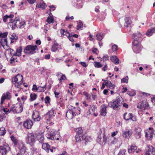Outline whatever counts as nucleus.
Masks as SVG:
<instances>
[{
    "instance_id": "f257e3e1",
    "label": "nucleus",
    "mask_w": 155,
    "mask_h": 155,
    "mask_svg": "<svg viewBox=\"0 0 155 155\" xmlns=\"http://www.w3.org/2000/svg\"><path fill=\"white\" fill-rule=\"evenodd\" d=\"M142 35L139 32L134 34L132 35L133 39L132 48L133 51L136 53H139L142 50L143 47L140 43L142 40Z\"/></svg>"
},
{
    "instance_id": "f03ea898",
    "label": "nucleus",
    "mask_w": 155,
    "mask_h": 155,
    "mask_svg": "<svg viewBox=\"0 0 155 155\" xmlns=\"http://www.w3.org/2000/svg\"><path fill=\"white\" fill-rule=\"evenodd\" d=\"M8 25L12 26V29H15L16 27L22 28L25 26V21L24 19L18 17H15L14 20L9 22Z\"/></svg>"
},
{
    "instance_id": "7ed1b4c3",
    "label": "nucleus",
    "mask_w": 155,
    "mask_h": 155,
    "mask_svg": "<svg viewBox=\"0 0 155 155\" xmlns=\"http://www.w3.org/2000/svg\"><path fill=\"white\" fill-rule=\"evenodd\" d=\"M123 102V99L122 97L118 96L114 101L110 102L108 103V106L114 110H118L122 105V103Z\"/></svg>"
},
{
    "instance_id": "20e7f679",
    "label": "nucleus",
    "mask_w": 155,
    "mask_h": 155,
    "mask_svg": "<svg viewBox=\"0 0 155 155\" xmlns=\"http://www.w3.org/2000/svg\"><path fill=\"white\" fill-rule=\"evenodd\" d=\"M80 109L79 108H75L72 107L71 109L68 110L66 113V116L68 118L71 119L74 117L80 114Z\"/></svg>"
},
{
    "instance_id": "39448f33",
    "label": "nucleus",
    "mask_w": 155,
    "mask_h": 155,
    "mask_svg": "<svg viewBox=\"0 0 155 155\" xmlns=\"http://www.w3.org/2000/svg\"><path fill=\"white\" fill-rule=\"evenodd\" d=\"M105 129L104 128L100 129V134L98 136L96 140L97 142L101 145H104L106 143L107 140V137L105 134Z\"/></svg>"
},
{
    "instance_id": "423d86ee",
    "label": "nucleus",
    "mask_w": 155,
    "mask_h": 155,
    "mask_svg": "<svg viewBox=\"0 0 155 155\" xmlns=\"http://www.w3.org/2000/svg\"><path fill=\"white\" fill-rule=\"evenodd\" d=\"M23 77L21 75L18 74L12 78V81L14 83V84L16 87L18 88H21V85L23 82Z\"/></svg>"
},
{
    "instance_id": "0eeeda50",
    "label": "nucleus",
    "mask_w": 155,
    "mask_h": 155,
    "mask_svg": "<svg viewBox=\"0 0 155 155\" xmlns=\"http://www.w3.org/2000/svg\"><path fill=\"white\" fill-rule=\"evenodd\" d=\"M38 49L36 45H28L24 49L25 53L28 54H31L37 52Z\"/></svg>"
},
{
    "instance_id": "6e6552de",
    "label": "nucleus",
    "mask_w": 155,
    "mask_h": 155,
    "mask_svg": "<svg viewBox=\"0 0 155 155\" xmlns=\"http://www.w3.org/2000/svg\"><path fill=\"white\" fill-rule=\"evenodd\" d=\"M23 110V105L20 103L12 105L11 107V111L13 113H19L21 112Z\"/></svg>"
},
{
    "instance_id": "1a4fd4ad",
    "label": "nucleus",
    "mask_w": 155,
    "mask_h": 155,
    "mask_svg": "<svg viewBox=\"0 0 155 155\" xmlns=\"http://www.w3.org/2000/svg\"><path fill=\"white\" fill-rule=\"evenodd\" d=\"M36 135L33 133L29 134L26 137L27 142L30 145H32L35 142L36 138Z\"/></svg>"
},
{
    "instance_id": "9d476101",
    "label": "nucleus",
    "mask_w": 155,
    "mask_h": 155,
    "mask_svg": "<svg viewBox=\"0 0 155 155\" xmlns=\"http://www.w3.org/2000/svg\"><path fill=\"white\" fill-rule=\"evenodd\" d=\"M47 138L50 140H59V138L56 137V136L54 133V131L53 130L51 131H48L46 134Z\"/></svg>"
},
{
    "instance_id": "9b49d317",
    "label": "nucleus",
    "mask_w": 155,
    "mask_h": 155,
    "mask_svg": "<svg viewBox=\"0 0 155 155\" xmlns=\"http://www.w3.org/2000/svg\"><path fill=\"white\" fill-rule=\"evenodd\" d=\"M12 97L11 93L9 91H7L6 92L2 94L1 98V104H2L5 100L7 99L10 100Z\"/></svg>"
},
{
    "instance_id": "f8f14e48",
    "label": "nucleus",
    "mask_w": 155,
    "mask_h": 155,
    "mask_svg": "<svg viewBox=\"0 0 155 155\" xmlns=\"http://www.w3.org/2000/svg\"><path fill=\"white\" fill-rule=\"evenodd\" d=\"M97 109V107L93 104L91 105L89 107L88 111L87 112V114L90 115V114H94L95 116H97V114L95 113Z\"/></svg>"
},
{
    "instance_id": "ddd939ff",
    "label": "nucleus",
    "mask_w": 155,
    "mask_h": 155,
    "mask_svg": "<svg viewBox=\"0 0 155 155\" xmlns=\"http://www.w3.org/2000/svg\"><path fill=\"white\" fill-rule=\"evenodd\" d=\"M149 104L146 101H143L138 103L137 107L142 110H145L148 108Z\"/></svg>"
},
{
    "instance_id": "4468645a",
    "label": "nucleus",
    "mask_w": 155,
    "mask_h": 155,
    "mask_svg": "<svg viewBox=\"0 0 155 155\" xmlns=\"http://www.w3.org/2000/svg\"><path fill=\"white\" fill-rule=\"evenodd\" d=\"M128 152L129 153H132L134 152H135L136 153H137L141 151L140 149L137 150V146L134 145L128 146Z\"/></svg>"
},
{
    "instance_id": "2eb2a0df",
    "label": "nucleus",
    "mask_w": 155,
    "mask_h": 155,
    "mask_svg": "<svg viewBox=\"0 0 155 155\" xmlns=\"http://www.w3.org/2000/svg\"><path fill=\"white\" fill-rule=\"evenodd\" d=\"M155 152L153 147L149 145L146 149L145 155H154Z\"/></svg>"
},
{
    "instance_id": "dca6fc26",
    "label": "nucleus",
    "mask_w": 155,
    "mask_h": 155,
    "mask_svg": "<svg viewBox=\"0 0 155 155\" xmlns=\"http://www.w3.org/2000/svg\"><path fill=\"white\" fill-rule=\"evenodd\" d=\"M10 150V148L8 146L6 148L4 146H0V155H5L7 153L8 150Z\"/></svg>"
},
{
    "instance_id": "f3484780",
    "label": "nucleus",
    "mask_w": 155,
    "mask_h": 155,
    "mask_svg": "<svg viewBox=\"0 0 155 155\" xmlns=\"http://www.w3.org/2000/svg\"><path fill=\"white\" fill-rule=\"evenodd\" d=\"M132 134V130L130 129L128 131H124L122 134V136L123 137L128 139L131 136Z\"/></svg>"
},
{
    "instance_id": "a211bd4d",
    "label": "nucleus",
    "mask_w": 155,
    "mask_h": 155,
    "mask_svg": "<svg viewBox=\"0 0 155 155\" xmlns=\"http://www.w3.org/2000/svg\"><path fill=\"white\" fill-rule=\"evenodd\" d=\"M32 118L35 121H39L40 120L41 117L38 112L35 111L33 113Z\"/></svg>"
},
{
    "instance_id": "6ab92c4d",
    "label": "nucleus",
    "mask_w": 155,
    "mask_h": 155,
    "mask_svg": "<svg viewBox=\"0 0 155 155\" xmlns=\"http://www.w3.org/2000/svg\"><path fill=\"white\" fill-rule=\"evenodd\" d=\"M32 125L33 123L32 121L30 120L25 121L23 123L24 127L28 129L31 128Z\"/></svg>"
},
{
    "instance_id": "aec40b11",
    "label": "nucleus",
    "mask_w": 155,
    "mask_h": 155,
    "mask_svg": "<svg viewBox=\"0 0 155 155\" xmlns=\"http://www.w3.org/2000/svg\"><path fill=\"white\" fill-rule=\"evenodd\" d=\"M107 107L105 105H102L101 106V109L100 111V114L103 116H105L107 114Z\"/></svg>"
},
{
    "instance_id": "412c9836",
    "label": "nucleus",
    "mask_w": 155,
    "mask_h": 155,
    "mask_svg": "<svg viewBox=\"0 0 155 155\" xmlns=\"http://www.w3.org/2000/svg\"><path fill=\"white\" fill-rule=\"evenodd\" d=\"M133 115L131 113H124V119L126 120H128L130 119H131L133 121H135L132 119Z\"/></svg>"
},
{
    "instance_id": "4be33fe9",
    "label": "nucleus",
    "mask_w": 155,
    "mask_h": 155,
    "mask_svg": "<svg viewBox=\"0 0 155 155\" xmlns=\"http://www.w3.org/2000/svg\"><path fill=\"white\" fill-rule=\"evenodd\" d=\"M105 83L106 84V85L107 87H109L110 89H114L115 87V85L109 81L105 80Z\"/></svg>"
},
{
    "instance_id": "5701e85b",
    "label": "nucleus",
    "mask_w": 155,
    "mask_h": 155,
    "mask_svg": "<svg viewBox=\"0 0 155 155\" xmlns=\"http://www.w3.org/2000/svg\"><path fill=\"white\" fill-rule=\"evenodd\" d=\"M125 23L124 26L127 27H129L131 23V21L128 17L126 16L125 18Z\"/></svg>"
},
{
    "instance_id": "b1692460",
    "label": "nucleus",
    "mask_w": 155,
    "mask_h": 155,
    "mask_svg": "<svg viewBox=\"0 0 155 155\" xmlns=\"http://www.w3.org/2000/svg\"><path fill=\"white\" fill-rule=\"evenodd\" d=\"M155 31V28H152L149 29L146 33V35L149 37L152 35Z\"/></svg>"
},
{
    "instance_id": "393cba45",
    "label": "nucleus",
    "mask_w": 155,
    "mask_h": 155,
    "mask_svg": "<svg viewBox=\"0 0 155 155\" xmlns=\"http://www.w3.org/2000/svg\"><path fill=\"white\" fill-rule=\"evenodd\" d=\"M46 6V5L43 1H41L40 2L38 3L36 5L37 8H40L42 9H45Z\"/></svg>"
},
{
    "instance_id": "a878e982",
    "label": "nucleus",
    "mask_w": 155,
    "mask_h": 155,
    "mask_svg": "<svg viewBox=\"0 0 155 155\" xmlns=\"http://www.w3.org/2000/svg\"><path fill=\"white\" fill-rule=\"evenodd\" d=\"M0 44L4 47V46L5 45H7V41L6 38L0 37Z\"/></svg>"
},
{
    "instance_id": "bb28decb",
    "label": "nucleus",
    "mask_w": 155,
    "mask_h": 155,
    "mask_svg": "<svg viewBox=\"0 0 155 155\" xmlns=\"http://www.w3.org/2000/svg\"><path fill=\"white\" fill-rule=\"evenodd\" d=\"M60 32L61 35V36L64 35L68 37V36L70 35L69 33L67 30L64 29H61L60 31Z\"/></svg>"
},
{
    "instance_id": "cd10ccee",
    "label": "nucleus",
    "mask_w": 155,
    "mask_h": 155,
    "mask_svg": "<svg viewBox=\"0 0 155 155\" xmlns=\"http://www.w3.org/2000/svg\"><path fill=\"white\" fill-rule=\"evenodd\" d=\"M18 149L20 150L21 153H25L26 148L24 144L23 143L20 144L18 146Z\"/></svg>"
},
{
    "instance_id": "c85d7f7f",
    "label": "nucleus",
    "mask_w": 155,
    "mask_h": 155,
    "mask_svg": "<svg viewBox=\"0 0 155 155\" xmlns=\"http://www.w3.org/2000/svg\"><path fill=\"white\" fill-rule=\"evenodd\" d=\"M10 38L11 39V43H12L15 42L18 39V37L15 33H14L11 35L10 37Z\"/></svg>"
},
{
    "instance_id": "c756f323",
    "label": "nucleus",
    "mask_w": 155,
    "mask_h": 155,
    "mask_svg": "<svg viewBox=\"0 0 155 155\" xmlns=\"http://www.w3.org/2000/svg\"><path fill=\"white\" fill-rule=\"evenodd\" d=\"M153 130L149 131L148 133H146L145 136L147 137V138L149 140H151L153 137Z\"/></svg>"
},
{
    "instance_id": "7c9ffc66",
    "label": "nucleus",
    "mask_w": 155,
    "mask_h": 155,
    "mask_svg": "<svg viewBox=\"0 0 155 155\" xmlns=\"http://www.w3.org/2000/svg\"><path fill=\"white\" fill-rule=\"evenodd\" d=\"M21 48L19 47L17 49L16 52H15V54H13V56H20L21 55Z\"/></svg>"
},
{
    "instance_id": "2f4dec72",
    "label": "nucleus",
    "mask_w": 155,
    "mask_h": 155,
    "mask_svg": "<svg viewBox=\"0 0 155 155\" xmlns=\"http://www.w3.org/2000/svg\"><path fill=\"white\" fill-rule=\"evenodd\" d=\"M82 140H84L86 144V143L90 141L91 140V138L89 136H87L86 134H84L82 136Z\"/></svg>"
},
{
    "instance_id": "473e14b6",
    "label": "nucleus",
    "mask_w": 155,
    "mask_h": 155,
    "mask_svg": "<svg viewBox=\"0 0 155 155\" xmlns=\"http://www.w3.org/2000/svg\"><path fill=\"white\" fill-rule=\"evenodd\" d=\"M135 131L136 133L135 135L137 136V138H139L141 136V129L139 127L137 128L136 129Z\"/></svg>"
},
{
    "instance_id": "72a5a7b5",
    "label": "nucleus",
    "mask_w": 155,
    "mask_h": 155,
    "mask_svg": "<svg viewBox=\"0 0 155 155\" xmlns=\"http://www.w3.org/2000/svg\"><path fill=\"white\" fill-rule=\"evenodd\" d=\"M50 147V145L47 143H43L42 145V148L48 152Z\"/></svg>"
},
{
    "instance_id": "f704fd0d",
    "label": "nucleus",
    "mask_w": 155,
    "mask_h": 155,
    "mask_svg": "<svg viewBox=\"0 0 155 155\" xmlns=\"http://www.w3.org/2000/svg\"><path fill=\"white\" fill-rule=\"evenodd\" d=\"M58 48V45L56 42H54L51 48V51L53 52H55Z\"/></svg>"
},
{
    "instance_id": "c9c22d12",
    "label": "nucleus",
    "mask_w": 155,
    "mask_h": 155,
    "mask_svg": "<svg viewBox=\"0 0 155 155\" xmlns=\"http://www.w3.org/2000/svg\"><path fill=\"white\" fill-rule=\"evenodd\" d=\"M15 147H16L18 144V141L17 138L14 137L13 135H12L10 137Z\"/></svg>"
},
{
    "instance_id": "e433bc0d",
    "label": "nucleus",
    "mask_w": 155,
    "mask_h": 155,
    "mask_svg": "<svg viewBox=\"0 0 155 155\" xmlns=\"http://www.w3.org/2000/svg\"><path fill=\"white\" fill-rule=\"evenodd\" d=\"M36 88L38 92H44L46 89V84L43 86H39L38 88Z\"/></svg>"
},
{
    "instance_id": "4c0bfd02",
    "label": "nucleus",
    "mask_w": 155,
    "mask_h": 155,
    "mask_svg": "<svg viewBox=\"0 0 155 155\" xmlns=\"http://www.w3.org/2000/svg\"><path fill=\"white\" fill-rule=\"evenodd\" d=\"M97 39L98 41H101L103 38L104 35L103 33H98L96 35Z\"/></svg>"
},
{
    "instance_id": "58836bf2",
    "label": "nucleus",
    "mask_w": 155,
    "mask_h": 155,
    "mask_svg": "<svg viewBox=\"0 0 155 155\" xmlns=\"http://www.w3.org/2000/svg\"><path fill=\"white\" fill-rule=\"evenodd\" d=\"M14 17V15L13 14H10L9 15H6L3 17V21L4 22H6L8 18H12Z\"/></svg>"
},
{
    "instance_id": "ea45409f",
    "label": "nucleus",
    "mask_w": 155,
    "mask_h": 155,
    "mask_svg": "<svg viewBox=\"0 0 155 155\" xmlns=\"http://www.w3.org/2000/svg\"><path fill=\"white\" fill-rule=\"evenodd\" d=\"M75 130L77 133V134L81 135L83 132L82 127H79L75 129Z\"/></svg>"
},
{
    "instance_id": "a19ab883",
    "label": "nucleus",
    "mask_w": 155,
    "mask_h": 155,
    "mask_svg": "<svg viewBox=\"0 0 155 155\" xmlns=\"http://www.w3.org/2000/svg\"><path fill=\"white\" fill-rule=\"evenodd\" d=\"M76 3V7L78 8H81L82 7L83 4L82 0H79V1Z\"/></svg>"
},
{
    "instance_id": "79ce46f5",
    "label": "nucleus",
    "mask_w": 155,
    "mask_h": 155,
    "mask_svg": "<svg viewBox=\"0 0 155 155\" xmlns=\"http://www.w3.org/2000/svg\"><path fill=\"white\" fill-rule=\"evenodd\" d=\"M54 108H52L49 111L48 113V114L49 116V118H51L53 116H54Z\"/></svg>"
},
{
    "instance_id": "37998d69",
    "label": "nucleus",
    "mask_w": 155,
    "mask_h": 155,
    "mask_svg": "<svg viewBox=\"0 0 155 155\" xmlns=\"http://www.w3.org/2000/svg\"><path fill=\"white\" fill-rule=\"evenodd\" d=\"M54 21V19L52 17L49 16L47 19V22L49 24L53 23Z\"/></svg>"
},
{
    "instance_id": "c03bdc74",
    "label": "nucleus",
    "mask_w": 155,
    "mask_h": 155,
    "mask_svg": "<svg viewBox=\"0 0 155 155\" xmlns=\"http://www.w3.org/2000/svg\"><path fill=\"white\" fill-rule=\"evenodd\" d=\"M112 138V139H110L111 141H109V140L107 141L108 142H109V144H110V145H112L113 144H116L117 142V139H114V138Z\"/></svg>"
},
{
    "instance_id": "a18cd8bd",
    "label": "nucleus",
    "mask_w": 155,
    "mask_h": 155,
    "mask_svg": "<svg viewBox=\"0 0 155 155\" xmlns=\"http://www.w3.org/2000/svg\"><path fill=\"white\" fill-rule=\"evenodd\" d=\"M93 64L94 66L97 68H100L102 66V65L98 62L94 61Z\"/></svg>"
},
{
    "instance_id": "49530a36",
    "label": "nucleus",
    "mask_w": 155,
    "mask_h": 155,
    "mask_svg": "<svg viewBox=\"0 0 155 155\" xmlns=\"http://www.w3.org/2000/svg\"><path fill=\"white\" fill-rule=\"evenodd\" d=\"M11 108H10V110L6 108H3L1 110V111H2H2H3L6 114H7L8 113H12V110L11 111Z\"/></svg>"
},
{
    "instance_id": "de8ad7c7",
    "label": "nucleus",
    "mask_w": 155,
    "mask_h": 155,
    "mask_svg": "<svg viewBox=\"0 0 155 155\" xmlns=\"http://www.w3.org/2000/svg\"><path fill=\"white\" fill-rule=\"evenodd\" d=\"M75 138L76 142H80L82 140V136L80 135L76 134Z\"/></svg>"
},
{
    "instance_id": "09e8293b",
    "label": "nucleus",
    "mask_w": 155,
    "mask_h": 155,
    "mask_svg": "<svg viewBox=\"0 0 155 155\" xmlns=\"http://www.w3.org/2000/svg\"><path fill=\"white\" fill-rule=\"evenodd\" d=\"M6 133V130L4 127L0 128V135L3 136Z\"/></svg>"
},
{
    "instance_id": "8fccbe9b",
    "label": "nucleus",
    "mask_w": 155,
    "mask_h": 155,
    "mask_svg": "<svg viewBox=\"0 0 155 155\" xmlns=\"http://www.w3.org/2000/svg\"><path fill=\"white\" fill-rule=\"evenodd\" d=\"M37 96V95L35 94H31L30 95L31 101H32L35 100L36 99Z\"/></svg>"
},
{
    "instance_id": "3c124183",
    "label": "nucleus",
    "mask_w": 155,
    "mask_h": 155,
    "mask_svg": "<svg viewBox=\"0 0 155 155\" xmlns=\"http://www.w3.org/2000/svg\"><path fill=\"white\" fill-rule=\"evenodd\" d=\"M37 138L39 141V142L41 143H42L44 141V137L42 136L39 135L38 136Z\"/></svg>"
},
{
    "instance_id": "603ef678",
    "label": "nucleus",
    "mask_w": 155,
    "mask_h": 155,
    "mask_svg": "<svg viewBox=\"0 0 155 155\" xmlns=\"http://www.w3.org/2000/svg\"><path fill=\"white\" fill-rule=\"evenodd\" d=\"M77 27H78V30H81L82 28H83V24L81 22H79L78 23L77 25Z\"/></svg>"
},
{
    "instance_id": "864d4df0",
    "label": "nucleus",
    "mask_w": 155,
    "mask_h": 155,
    "mask_svg": "<svg viewBox=\"0 0 155 155\" xmlns=\"http://www.w3.org/2000/svg\"><path fill=\"white\" fill-rule=\"evenodd\" d=\"M112 62L114 64H117L119 63V59H110Z\"/></svg>"
},
{
    "instance_id": "5fc2aeb1",
    "label": "nucleus",
    "mask_w": 155,
    "mask_h": 155,
    "mask_svg": "<svg viewBox=\"0 0 155 155\" xmlns=\"http://www.w3.org/2000/svg\"><path fill=\"white\" fill-rule=\"evenodd\" d=\"M128 78L126 76L121 79V82L127 83L128 82Z\"/></svg>"
},
{
    "instance_id": "6e6d98bb",
    "label": "nucleus",
    "mask_w": 155,
    "mask_h": 155,
    "mask_svg": "<svg viewBox=\"0 0 155 155\" xmlns=\"http://www.w3.org/2000/svg\"><path fill=\"white\" fill-rule=\"evenodd\" d=\"M112 49L113 52L116 51L118 49L117 46L116 45H113L112 47Z\"/></svg>"
},
{
    "instance_id": "4d7b16f0",
    "label": "nucleus",
    "mask_w": 155,
    "mask_h": 155,
    "mask_svg": "<svg viewBox=\"0 0 155 155\" xmlns=\"http://www.w3.org/2000/svg\"><path fill=\"white\" fill-rule=\"evenodd\" d=\"M8 35V32H5L3 33H0V37L5 38Z\"/></svg>"
},
{
    "instance_id": "13d9d810",
    "label": "nucleus",
    "mask_w": 155,
    "mask_h": 155,
    "mask_svg": "<svg viewBox=\"0 0 155 155\" xmlns=\"http://www.w3.org/2000/svg\"><path fill=\"white\" fill-rule=\"evenodd\" d=\"M126 152L125 150H121L118 153L117 155H125Z\"/></svg>"
},
{
    "instance_id": "bf43d9fd",
    "label": "nucleus",
    "mask_w": 155,
    "mask_h": 155,
    "mask_svg": "<svg viewBox=\"0 0 155 155\" xmlns=\"http://www.w3.org/2000/svg\"><path fill=\"white\" fill-rule=\"evenodd\" d=\"M8 51V52L10 53V54L12 55L13 56V54H15V51L13 49L10 48L8 49L6 51Z\"/></svg>"
},
{
    "instance_id": "052dcab7",
    "label": "nucleus",
    "mask_w": 155,
    "mask_h": 155,
    "mask_svg": "<svg viewBox=\"0 0 155 155\" xmlns=\"http://www.w3.org/2000/svg\"><path fill=\"white\" fill-rule=\"evenodd\" d=\"M83 94L86 96V99L87 100L90 99L91 98V96L89 95L87 92H83Z\"/></svg>"
},
{
    "instance_id": "680f3d73",
    "label": "nucleus",
    "mask_w": 155,
    "mask_h": 155,
    "mask_svg": "<svg viewBox=\"0 0 155 155\" xmlns=\"http://www.w3.org/2000/svg\"><path fill=\"white\" fill-rule=\"evenodd\" d=\"M50 98L48 96H46L45 99V103L46 104L48 103H49Z\"/></svg>"
},
{
    "instance_id": "e2e57ef3",
    "label": "nucleus",
    "mask_w": 155,
    "mask_h": 155,
    "mask_svg": "<svg viewBox=\"0 0 155 155\" xmlns=\"http://www.w3.org/2000/svg\"><path fill=\"white\" fill-rule=\"evenodd\" d=\"M4 117V114L2 111H0V121L3 119Z\"/></svg>"
},
{
    "instance_id": "0e129e2a",
    "label": "nucleus",
    "mask_w": 155,
    "mask_h": 155,
    "mask_svg": "<svg viewBox=\"0 0 155 155\" xmlns=\"http://www.w3.org/2000/svg\"><path fill=\"white\" fill-rule=\"evenodd\" d=\"M66 79V77L65 75L62 74L61 75L60 78L59 79V80L60 81H61L62 80H64Z\"/></svg>"
},
{
    "instance_id": "69168bd1",
    "label": "nucleus",
    "mask_w": 155,
    "mask_h": 155,
    "mask_svg": "<svg viewBox=\"0 0 155 155\" xmlns=\"http://www.w3.org/2000/svg\"><path fill=\"white\" fill-rule=\"evenodd\" d=\"M15 59H10V63L12 64L15 65V61L16 62L17 61H15Z\"/></svg>"
},
{
    "instance_id": "338daca9",
    "label": "nucleus",
    "mask_w": 155,
    "mask_h": 155,
    "mask_svg": "<svg viewBox=\"0 0 155 155\" xmlns=\"http://www.w3.org/2000/svg\"><path fill=\"white\" fill-rule=\"evenodd\" d=\"M80 64L84 67H86L87 66V64H86L85 62H80Z\"/></svg>"
},
{
    "instance_id": "774afa93",
    "label": "nucleus",
    "mask_w": 155,
    "mask_h": 155,
    "mask_svg": "<svg viewBox=\"0 0 155 155\" xmlns=\"http://www.w3.org/2000/svg\"><path fill=\"white\" fill-rule=\"evenodd\" d=\"M27 1L29 3L33 4L35 2L36 0H27Z\"/></svg>"
}]
</instances>
